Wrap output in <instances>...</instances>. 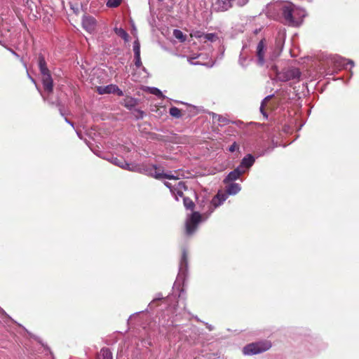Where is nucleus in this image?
Listing matches in <instances>:
<instances>
[{"instance_id": "f257e3e1", "label": "nucleus", "mask_w": 359, "mask_h": 359, "mask_svg": "<svg viewBox=\"0 0 359 359\" xmlns=\"http://www.w3.org/2000/svg\"><path fill=\"white\" fill-rule=\"evenodd\" d=\"M271 347V343L269 341H258L245 346L243 348V353L244 355H255L264 352Z\"/></svg>"}, {"instance_id": "f03ea898", "label": "nucleus", "mask_w": 359, "mask_h": 359, "mask_svg": "<svg viewBox=\"0 0 359 359\" xmlns=\"http://www.w3.org/2000/svg\"><path fill=\"white\" fill-rule=\"evenodd\" d=\"M201 220L199 212H194L190 218L186 222V233L187 235H192L196 230L198 224Z\"/></svg>"}, {"instance_id": "7ed1b4c3", "label": "nucleus", "mask_w": 359, "mask_h": 359, "mask_svg": "<svg viewBox=\"0 0 359 359\" xmlns=\"http://www.w3.org/2000/svg\"><path fill=\"white\" fill-rule=\"evenodd\" d=\"M294 6L292 4L284 5L281 8L283 17L285 21V24L290 26H295L297 25V21L293 17Z\"/></svg>"}, {"instance_id": "20e7f679", "label": "nucleus", "mask_w": 359, "mask_h": 359, "mask_svg": "<svg viewBox=\"0 0 359 359\" xmlns=\"http://www.w3.org/2000/svg\"><path fill=\"white\" fill-rule=\"evenodd\" d=\"M301 72L299 69L291 67L283 69L278 74V79L282 81H287L292 79H298L300 77Z\"/></svg>"}, {"instance_id": "39448f33", "label": "nucleus", "mask_w": 359, "mask_h": 359, "mask_svg": "<svg viewBox=\"0 0 359 359\" xmlns=\"http://www.w3.org/2000/svg\"><path fill=\"white\" fill-rule=\"evenodd\" d=\"M149 175L154 177L157 180H161V179H168V180H177L178 177L174 176L173 175L168 174V173H164L163 170L161 169L160 168H158L156 165H154L149 170Z\"/></svg>"}, {"instance_id": "423d86ee", "label": "nucleus", "mask_w": 359, "mask_h": 359, "mask_svg": "<svg viewBox=\"0 0 359 359\" xmlns=\"http://www.w3.org/2000/svg\"><path fill=\"white\" fill-rule=\"evenodd\" d=\"M82 26L89 33H93L97 27V21L92 16H84L82 20Z\"/></svg>"}, {"instance_id": "0eeeda50", "label": "nucleus", "mask_w": 359, "mask_h": 359, "mask_svg": "<svg viewBox=\"0 0 359 359\" xmlns=\"http://www.w3.org/2000/svg\"><path fill=\"white\" fill-rule=\"evenodd\" d=\"M41 75L44 90L48 93H52L53 90V81L50 75V72Z\"/></svg>"}, {"instance_id": "6e6552de", "label": "nucleus", "mask_w": 359, "mask_h": 359, "mask_svg": "<svg viewBox=\"0 0 359 359\" xmlns=\"http://www.w3.org/2000/svg\"><path fill=\"white\" fill-rule=\"evenodd\" d=\"M264 49H265V40L262 39L257 46V61L259 65H263L264 63Z\"/></svg>"}, {"instance_id": "1a4fd4ad", "label": "nucleus", "mask_w": 359, "mask_h": 359, "mask_svg": "<svg viewBox=\"0 0 359 359\" xmlns=\"http://www.w3.org/2000/svg\"><path fill=\"white\" fill-rule=\"evenodd\" d=\"M244 169H241V167H238L233 171L230 172L227 175L224 181L233 182L239 178V177L245 172Z\"/></svg>"}, {"instance_id": "9d476101", "label": "nucleus", "mask_w": 359, "mask_h": 359, "mask_svg": "<svg viewBox=\"0 0 359 359\" xmlns=\"http://www.w3.org/2000/svg\"><path fill=\"white\" fill-rule=\"evenodd\" d=\"M255 162V158L251 154H248L246 156H245L240 164L238 167H241V169H248L250 167H251Z\"/></svg>"}, {"instance_id": "9b49d317", "label": "nucleus", "mask_w": 359, "mask_h": 359, "mask_svg": "<svg viewBox=\"0 0 359 359\" xmlns=\"http://www.w3.org/2000/svg\"><path fill=\"white\" fill-rule=\"evenodd\" d=\"M216 5L217 6V11L220 12L228 11L232 7V3H229L228 0H217Z\"/></svg>"}, {"instance_id": "f8f14e48", "label": "nucleus", "mask_w": 359, "mask_h": 359, "mask_svg": "<svg viewBox=\"0 0 359 359\" xmlns=\"http://www.w3.org/2000/svg\"><path fill=\"white\" fill-rule=\"evenodd\" d=\"M114 84H109L106 86H96V91L100 95L110 94L114 93Z\"/></svg>"}, {"instance_id": "ddd939ff", "label": "nucleus", "mask_w": 359, "mask_h": 359, "mask_svg": "<svg viewBox=\"0 0 359 359\" xmlns=\"http://www.w3.org/2000/svg\"><path fill=\"white\" fill-rule=\"evenodd\" d=\"M38 65L41 74L49 73L50 71L47 67V64L43 55L40 54L38 57Z\"/></svg>"}, {"instance_id": "4468645a", "label": "nucleus", "mask_w": 359, "mask_h": 359, "mask_svg": "<svg viewBox=\"0 0 359 359\" xmlns=\"http://www.w3.org/2000/svg\"><path fill=\"white\" fill-rule=\"evenodd\" d=\"M226 198L225 194H220L218 193L211 201L210 205L213 207V208H216L219 205L222 204L223 201H224Z\"/></svg>"}, {"instance_id": "2eb2a0df", "label": "nucleus", "mask_w": 359, "mask_h": 359, "mask_svg": "<svg viewBox=\"0 0 359 359\" xmlns=\"http://www.w3.org/2000/svg\"><path fill=\"white\" fill-rule=\"evenodd\" d=\"M137 104V100L132 97H126L123 99L122 104L128 109H131Z\"/></svg>"}, {"instance_id": "dca6fc26", "label": "nucleus", "mask_w": 359, "mask_h": 359, "mask_svg": "<svg viewBox=\"0 0 359 359\" xmlns=\"http://www.w3.org/2000/svg\"><path fill=\"white\" fill-rule=\"evenodd\" d=\"M97 359H112V353L107 348H102L97 355Z\"/></svg>"}, {"instance_id": "f3484780", "label": "nucleus", "mask_w": 359, "mask_h": 359, "mask_svg": "<svg viewBox=\"0 0 359 359\" xmlns=\"http://www.w3.org/2000/svg\"><path fill=\"white\" fill-rule=\"evenodd\" d=\"M212 118L220 126H226L229 123V120L227 118L222 116V115L213 114Z\"/></svg>"}, {"instance_id": "a211bd4d", "label": "nucleus", "mask_w": 359, "mask_h": 359, "mask_svg": "<svg viewBox=\"0 0 359 359\" xmlns=\"http://www.w3.org/2000/svg\"><path fill=\"white\" fill-rule=\"evenodd\" d=\"M241 190L238 184L231 183L226 187V192L228 194H236Z\"/></svg>"}, {"instance_id": "6ab92c4d", "label": "nucleus", "mask_w": 359, "mask_h": 359, "mask_svg": "<svg viewBox=\"0 0 359 359\" xmlns=\"http://www.w3.org/2000/svg\"><path fill=\"white\" fill-rule=\"evenodd\" d=\"M170 114L175 118H181L183 115V111L182 109H178L176 107H172L170 109Z\"/></svg>"}, {"instance_id": "aec40b11", "label": "nucleus", "mask_w": 359, "mask_h": 359, "mask_svg": "<svg viewBox=\"0 0 359 359\" xmlns=\"http://www.w3.org/2000/svg\"><path fill=\"white\" fill-rule=\"evenodd\" d=\"M183 202H184V205L185 206V208L187 209H188V210L194 209L195 204L191 198H189L188 197H184Z\"/></svg>"}, {"instance_id": "412c9836", "label": "nucleus", "mask_w": 359, "mask_h": 359, "mask_svg": "<svg viewBox=\"0 0 359 359\" xmlns=\"http://www.w3.org/2000/svg\"><path fill=\"white\" fill-rule=\"evenodd\" d=\"M113 163L122 168L126 169L129 167V164L127 163L124 160L118 159L117 158H115L113 159Z\"/></svg>"}, {"instance_id": "4be33fe9", "label": "nucleus", "mask_w": 359, "mask_h": 359, "mask_svg": "<svg viewBox=\"0 0 359 359\" xmlns=\"http://www.w3.org/2000/svg\"><path fill=\"white\" fill-rule=\"evenodd\" d=\"M187 264H188L187 252V250L185 249H184L182 250V257H181V261H180L181 268L187 267Z\"/></svg>"}, {"instance_id": "5701e85b", "label": "nucleus", "mask_w": 359, "mask_h": 359, "mask_svg": "<svg viewBox=\"0 0 359 359\" xmlns=\"http://www.w3.org/2000/svg\"><path fill=\"white\" fill-rule=\"evenodd\" d=\"M270 99V97H266L262 102L261 104V107H260V111L261 113L263 114V116L267 118H268V114H266V111H265V109L266 107V105H267V102H269Z\"/></svg>"}, {"instance_id": "b1692460", "label": "nucleus", "mask_w": 359, "mask_h": 359, "mask_svg": "<svg viewBox=\"0 0 359 359\" xmlns=\"http://www.w3.org/2000/svg\"><path fill=\"white\" fill-rule=\"evenodd\" d=\"M123 0H108L107 1V6L108 8H116L121 5Z\"/></svg>"}, {"instance_id": "393cba45", "label": "nucleus", "mask_w": 359, "mask_h": 359, "mask_svg": "<svg viewBox=\"0 0 359 359\" xmlns=\"http://www.w3.org/2000/svg\"><path fill=\"white\" fill-rule=\"evenodd\" d=\"M173 35L176 39L181 41H184L186 40V36L183 34L182 32L179 29H174Z\"/></svg>"}, {"instance_id": "a878e982", "label": "nucleus", "mask_w": 359, "mask_h": 359, "mask_svg": "<svg viewBox=\"0 0 359 359\" xmlns=\"http://www.w3.org/2000/svg\"><path fill=\"white\" fill-rule=\"evenodd\" d=\"M133 51L135 56H139L140 54V45L138 41H135L133 43Z\"/></svg>"}, {"instance_id": "bb28decb", "label": "nucleus", "mask_w": 359, "mask_h": 359, "mask_svg": "<svg viewBox=\"0 0 359 359\" xmlns=\"http://www.w3.org/2000/svg\"><path fill=\"white\" fill-rule=\"evenodd\" d=\"M203 37L206 41H215L217 39V35L213 33L204 34Z\"/></svg>"}, {"instance_id": "cd10ccee", "label": "nucleus", "mask_w": 359, "mask_h": 359, "mask_svg": "<svg viewBox=\"0 0 359 359\" xmlns=\"http://www.w3.org/2000/svg\"><path fill=\"white\" fill-rule=\"evenodd\" d=\"M116 33L123 39L125 40H127V38L128 37V33L123 29H119L116 30Z\"/></svg>"}, {"instance_id": "c85d7f7f", "label": "nucleus", "mask_w": 359, "mask_h": 359, "mask_svg": "<svg viewBox=\"0 0 359 359\" xmlns=\"http://www.w3.org/2000/svg\"><path fill=\"white\" fill-rule=\"evenodd\" d=\"M151 93L158 97H162L163 96V94H162V92L156 88H153L151 90Z\"/></svg>"}, {"instance_id": "c756f323", "label": "nucleus", "mask_w": 359, "mask_h": 359, "mask_svg": "<svg viewBox=\"0 0 359 359\" xmlns=\"http://www.w3.org/2000/svg\"><path fill=\"white\" fill-rule=\"evenodd\" d=\"M194 34H191V36H194L196 38H201L204 36V34L201 31H195L193 32Z\"/></svg>"}, {"instance_id": "7c9ffc66", "label": "nucleus", "mask_w": 359, "mask_h": 359, "mask_svg": "<svg viewBox=\"0 0 359 359\" xmlns=\"http://www.w3.org/2000/svg\"><path fill=\"white\" fill-rule=\"evenodd\" d=\"M135 65L137 67H140L142 65V62L140 59V55L139 56H135Z\"/></svg>"}, {"instance_id": "2f4dec72", "label": "nucleus", "mask_w": 359, "mask_h": 359, "mask_svg": "<svg viewBox=\"0 0 359 359\" xmlns=\"http://www.w3.org/2000/svg\"><path fill=\"white\" fill-rule=\"evenodd\" d=\"M113 93H116L118 96H123V91L116 85H115L114 91Z\"/></svg>"}, {"instance_id": "473e14b6", "label": "nucleus", "mask_w": 359, "mask_h": 359, "mask_svg": "<svg viewBox=\"0 0 359 359\" xmlns=\"http://www.w3.org/2000/svg\"><path fill=\"white\" fill-rule=\"evenodd\" d=\"M238 147L236 142H233L229 148V151L230 152H233L236 151V149H238Z\"/></svg>"}, {"instance_id": "72a5a7b5", "label": "nucleus", "mask_w": 359, "mask_h": 359, "mask_svg": "<svg viewBox=\"0 0 359 359\" xmlns=\"http://www.w3.org/2000/svg\"><path fill=\"white\" fill-rule=\"evenodd\" d=\"M249 0H237V5L239 6H243L248 4Z\"/></svg>"}, {"instance_id": "f704fd0d", "label": "nucleus", "mask_w": 359, "mask_h": 359, "mask_svg": "<svg viewBox=\"0 0 359 359\" xmlns=\"http://www.w3.org/2000/svg\"><path fill=\"white\" fill-rule=\"evenodd\" d=\"M164 184L167 187H168L173 194H175V189H172V185H171V184L170 182H164Z\"/></svg>"}, {"instance_id": "c9c22d12", "label": "nucleus", "mask_w": 359, "mask_h": 359, "mask_svg": "<svg viewBox=\"0 0 359 359\" xmlns=\"http://www.w3.org/2000/svg\"><path fill=\"white\" fill-rule=\"evenodd\" d=\"M177 187L179 189H181L182 187H185L184 186V183L183 182H179L178 184H177Z\"/></svg>"}, {"instance_id": "e433bc0d", "label": "nucleus", "mask_w": 359, "mask_h": 359, "mask_svg": "<svg viewBox=\"0 0 359 359\" xmlns=\"http://www.w3.org/2000/svg\"><path fill=\"white\" fill-rule=\"evenodd\" d=\"M137 112L139 114V116H138V118H142V117H143V116H144V111H141V110L138 109V110H137Z\"/></svg>"}, {"instance_id": "4c0bfd02", "label": "nucleus", "mask_w": 359, "mask_h": 359, "mask_svg": "<svg viewBox=\"0 0 359 359\" xmlns=\"http://www.w3.org/2000/svg\"><path fill=\"white\" fill-rule=\"evenodd\" d=\"M196 57H189L188 60H189V62L191 64H195V63L193 62V60H194V59H196Z\"/></svg>"}, {"instance_id": "58836bf2", "label": "nucleus", "mask_w": 359, "mask_h": 359, "mask_svg": "<svg viewBox=\"0 0 359 359\" xmlns=\"http://www.w3.org/2000/svg\"><path fill=\"white\" fill-rule=\"evenodd\" d=\"M177 194L179 195L180 196H183V193L180 189L177 191Z\"/></svg>"}]
</instances>
